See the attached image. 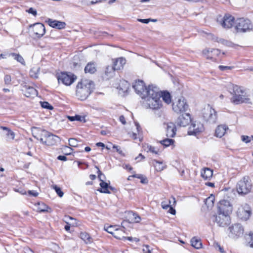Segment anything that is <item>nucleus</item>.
I'll list each match as a JSON object with an SVG mask.
<instances>
[{
	"instance_id": "c03bdc74",
	"label": "nucleus",
	"mask_w": 253,
	"mask_h": 253,
	"mask_svg": "<svg viewBox=\"0 0 253 253\" xmlns=\"http://www.w3.org/2000/svg\"><path fill=\"white\" fill-rule=\"evenodd\" d=\"M147 148L148 150L152 153L158 154L159 153V149L151 145H148Z\"/></svg>"
},
{
	"instance_id": "37998d69",
	"label": "nucleus",
	"mask_w": 253,
	"mask_h": 253,
	"mask_svg": "<svg viewBox=\"0 0 253 253\" xmlns=\"http://www.w3.org/2000/svg\"><path fill=\"white\" fill-rule=\"evenodd\" d=\"M68 118L69 120L70 121H82V117L79 115H76L75 116H68Z\"/></svg>"
},
{
	"instance_id": "c756f323",
	"label": "nucleus",
	"mask_w": 253,
	"mask_h": 253,
	"mask_svg": "<svg viewBox=\"0 0 253 253\" xmlns=\"http://www.w3.org/2000/svg\"><path fill=\"white\" fill-rule=\"evenodd\" d=\"M104 230L108 233L112 234L114 237H116V232L115 231L118 228L117 225L104 226Z\"/></svg>"
},
{
	"instance_id": "7ed1b4c3",
	"label": "nucleus",
	"mask_w": 253,
	"mask_h": 253,
	"mask_svg": "<svg viewBox=\"0 0 253 253\" xmlns=\"http://www.w3.org/2000/svg\"><path fill=\"white\" fill-rule=\"evenodd\" d=\"M94 89V83L90 80H82L77 85L76 95L81 100H85Z\"/></svg>"
},
{
	"instance_id": "4d7b16f0",
	"label": "nucleus",
	"mask_w": 253,
	"mask_h": 253,
	"mask_svg": "<svg viewBox=\"0 0 253 253\" xmlns=\"http://www.w3.org/2000/svg\"><path fill=\"white\" fill-rule=\"evenodd\" d=\"M143 252L144 253H152V251L148 245L144 246L143 248Z\"/></svg>"
},
{
	"instance_id": "052dcab7",
	"label": "nucleus",
	"mask_w": 253,
	"mask_h": 253,
	"mask_svg": "<svg viewBox=\"0 0 253 253\" xmlns=\"http://www.w3.org/2000/svg\"><path fill=\"white\" fill-rule=\"evenodd\" d=\"M113 149H115L116 151L120 154H123V151L121 150V148L116 146V145H114L113 146Z\"/></svg>"
},
{
	"instance_id": "9d476101",
	"label": "nucleus",
	"mask_w": 253,
	"mask_h": 253,
	"mask_svg": "<svg viewBox=\"0 0 253 253\" xmlns=\"http://www.w3.org/2000/svg\"><path fill=\"white\" fill-rule=\"evenodd\" d=\"M251 214V209L247 204L240 206L237 211V216L241 220L244 221L248 220Z\"/></svg>"
},
{
	"instance_id": "a878e982",
	"label": "nucleus",
	"mask_w": 253,
	"mask_h": 253,
	"mask_svg": "<svg viewBox=\"0 0 253 253\" xmlns=\"http://www.w3.org/2000/svg\"><path fill=\"white\" fill-rule=\"evenodd\" d=\"M212 174V170L210 168H207L203 169L201 172V176L205 180L209 179L211 177Z\"/></svg>"
},
{
	"instance_id": "3c124183",
	"label": "nucleus",
	"mask_w": 253,
	"mask_h": 253,
	"mask_svg": "<svg viewBox=\"0 0 253 253\" xmlns=\"http://www.w3.org/2000/svg\"><path fill=\"white\" fill-rule=\"evenodd\" d=\"M214 247L216 249H218L219 251L221 253H224L225 252L224 251L223 248L220 246V245L218 243H214L213 244Z\"/></svg>"
},
{
	"instance_id": "f3484780",
	"label": "nucleus",
	"mask_w": 253,
	"mask_h": 253,
	"mask_svg": "<svg viewBox=\"0 0 253 253\" xmlns=\"http://www.w3.org/2000/svg\"><path fill=\"white\" fill-rule=\"evenodd\" d=\"M235 19L233 16L229 14H225L222 18L220 24L225 28H230L235 25Z\"/></svg>"
},
{
	"instance_id": "e2e57ef3",
	"label": "nucleus",
	"mask_w": 253,
	"mask_h": 253,
	"mask_svg": "<svg viewBox=\"0 0 253 253\" xmlns=\"http://www.w3.org/2000/svg\"><path fill=\"white\" fill-rule=\"evenodd\" d=\"M119 120L123 125L126 124V119L123 115H121V116H120Z\"/></svg>"
},
{
	"instance_id": "4468645a",
	"label": "nucleus",
	"mask_w": 253,
	"mask_h": 253,
	"mask_svg": "<svg viewBox=\"0 0 253 253\" xmlns=\"http://www.w3.org/2000/svg\"><path fill=\"white\" fill-rule=\"evenodd\" d=\"M204 130L203 125L199 122L195 121L192 123L189 128V135H197Z\"/></svg>"
},
{
	"instance_id": "49530a36",
	"label": "nucleus",
	"mask_w": 253,
	"mask_h": 253,
	"mask_svg": "<svg viewBox=\"0 0 253 253\" xmlns=\"http://www.w3.org/2000/svg\"><path fill=\"white\" fill-rule=\"evenodd\" d=\"M42 106L43 108L52 110L53 107L47 102L44 101L42 102Z\"/></svg>"
},
{
	"instance_id": "69168bd1",
	"label": "nucleus",
	"mask_w": 253,
	"mask_h": 253,
	"mask_svg": "<svg viewBox=\"0 0 253 253\" xmlns=\"http://www.w3.org/2000/svg\"><path fill=\"white\" fill-rule=\"evenodd\" d=\"M142 177V174H133L132 175L129 176L128 177V180H130L131 177H136L138 178H141Z\"/></svg>"
},
{
	"instance_id": "dca6fc26",
	"label": "nucleus",
	"mask_w": 253,
	"mask_h": 253,
	"mask_svg": "<svg viewBox=\"0 0 253 253\" xmlns=\"http://www.w3.org/2000/svg\"><path fill=\"white\" fill-rule=\"evenodd\" d=\"M44 144L47 146H53L60 141V138L56 135H54L48 131H45L44 134Z\"/></svg>"
},
{
	"instance_id": "5fc2aeb1",
	"label": "nucleus",
	"mask_w": 253,
	"mask_h": 253,
	"mask_svg": "<svg viewBox=\"0 0 253 253\" xmlns=\"http://www.w3.org/2000/svg\"><path fill=\"white\" fill-rule=\"evenodd\" d=\"M27 192L29 195L34 197H37L39 195L38 192L35 190H28Z\"/></svg>"
},
{
	"instance_id": "58836bf2",
	"label": "nucleus",
	"mask_w": 253,
	"mask_h": 253,
	"mask_svg": "<svg viewBox=\"0 0 253 253\" xmlns=\"http://www.w3.org/2000/svg\"><path fill=\"white\" fill-rule=\"evenodd\" d=\"M69 141V145L71 147H77L78 145V142H80L81 141L78 140L76 138H69L68 140Z\"/></svg>"
},
{
	"instance_id": "79ce46f5",
	"label": "nucleus",
	"mask_w": 253,
	"mask_h": 253,
	"mask_svg": "<svg viewBox=\"0 0 253 253\" xmlns=\"http://www.w3.org/2000/svg\"><path fill=\"white\" fill-rule=\"evenodd\" d=\"M95 168L97 169L98 177L100 181L101 182L104 181L106 178L105 175L101 172L97 166H95Z\"/></svg>"
},
{
	"instance_id": "f704fd0d",
	"label": "nucleus",
	"mask_w": 253,
	"mask_h": 253,
	"mask_svg": "<svg viewBox=\"0 0 253 253\" xmlns=\"http://www.w3.org/2000/svg\"><path fill=\"white\" fill-rule=\"evenodd\" d=\"M129 213L130 215H132L133 217V219H132V222L135 223L140 222V221L141 220V218L137 213L133 211H130Z\"/></svg>"
},
{
	"instance_id": "8fccbe9b",
	"label": "nucleus",
	"mask_w": 253,
	"mask_h": 253,
	"mask_svg": "<svg viewBox=\"0 0 253 253\" xmlns=\"http://www.w3.org/2000/svg\"><path fill=\"white\" fill-rule=\"evenodd\" d=\"M4 83L6 84H11V78L9 75H6L4 78Z\"/></svg>"
},
{
	"instance_id": "20e7f679",
	"label": "nucleus",
	"mask_w": 253,
	"mask_h": 253,
	"mask_svg": "<svg viewBox=\"0 0 253 253\" xmlns=\"http://www.w3.org/2000/svg\"><path fill=\"white\" fill-rule=\"evenodd\" d=\"M252 186L250 177L244 176L237 183L236 189L239 194L245 195L251 192Z\"/></svg>"
},
{
	"instance_id": "bb28decb",
	"label": "nucleus",
	"mask_w": 253,
	"mask_h": 253,
	"mask_svg": "<svg viewBox=\"0 0 253 253\" xmlns=\"http://www.w3.org/2000/svg\"><path fill=\"white\" fill-rule=\"evenodd\" d=\"M153 165L156 170L158 171L163 170L166 167V166L163 164V162L158 161L155 160L153 161Z\"/></svg>"
},
{
	"instance_id": "e433bc0d",
	"label": "nucleus",
	"mask_w": 253,
	"mask_h": 253,
	"mask_svg": "<svg viewBox=\"0 0 253 253\" xmlns=\"http://www.w3.org/2000/svg\"><path fill=\"white\" fill-rule=\"evenodd\" d=\"M114 71L115 70H114L113 66H108L106 68L105 75H106L107 77H108V78H110L114 76Z\"/></svg>"
},
{
	"instance_id": "de8ad7c7",
	"label": "nucleus",
	"mask_w": 253,
	"mask_h": 253,
	"mask_svg": "<svg viewBox=\"0 0 253 253\" xmlns=\"http://www.w3.org/2000/svg\"><path fill=\"white\" fill-rule=\"evenodd\" d=\"M214 199V197L213 196L209 197L206 199L205 203L206 204H209L210 206H211L213 204V200Z\"/></svg>"
},
{
	"instance_id": "ea45409f",
	"label": "nucleus",
	"mask_w": 253,
	"mask_h": 253,
	"mask_svg": "<svg viewBox=\"0 0 253 253\" xmlns=\"http://www.w3.org/2000/svg\"><path fill=\"white\" fill-rule=\"evenodd\" d=\"M39 207L38 208L39 211L42 212H46L48 211V209H49L48 207L45 205L44 203H42L41 204H39Z\"/></svg>"
},
{
	"instance_id": "393cba45",
	"label": "nucleus",
	"mask_w": 253,
	"mask_h": 253,
	"mask_svg": "<svg viewBox=\"0 0 253 253\" xmlns=\"http://www.w3.org/2000/svg\"><path fill=\"white\" fill-rule=\"evenodd\" d=\"M99 185L101 188L98 189V191L100 193L110 194L109 189L113 190L114 189L112 187L109 186L108 184L105 181L101 182Z\"/></svg>"
},
{
	"instance_id": "7c9ffc66",
	"label": "nucleus",
	"mask_w": 253,
	"mask_h": 253,
	"mask_svg": "<svg viewBox=\"0 0 253 253\" xmlns=\"http://www.w3.org/2000/svg\"><path fill=\"white\" fill-rule=\"evenodd\" d=\"M80 237L86 244L91 243L92 242V239L86 232H81Z\"/></svg>"
},
{
	"instance_id": "72a5a7b5",
	"label": "nucleus",
	"mask_w": 253,
	"mask_h": 253,
	"mask_svg": "<svg viewBox=\"0 0 253 253\" xmlns=\"http://www.w3.org/2000/svg\"><path fill=\"white\" fill-rule=\"evenodd\" d=\"M0 128L2 129L3 130L6 131V136L10 138L12 140H13L14 139L15 137V134L14 132H13L10 128L8 127L1 126H0Z\"/></svg>"
},
{
	"instance_id": "423d86ee",
	"label": "nucleus",
	"mask_w": 253,
	"mask_h": 253,
	"mask_svg": "<svg viewBox=\"0 0 253 253\" xmlns=\"http://www.w3.org/2000/svg\"><path fill=\"white\" fill-rule=\"evenodd\" d=\"M202 116L204 120L210 123H214L217 119L216 112L210 105H208L202 110Z\"/></svg>"
},
{
	"instance_id": "c85d7f7f",
	"label": "nucleus",
	"mask_w": 253,
	"mask_h": 253,
	"mask_svg": "<svg viewBox=\"0 0 253 253\" xmlns=\"http://www.w3.org/2000/svg\"><path fill=\"white\" fill-rule=\"evenodd\" d=\"M161 98L162 97L163 100L167 104L171 102V96L170 93L167 91H161L160 90Z\"/></svg>"
},
{
	"instance_id": "f257e3e1",
	"label": "nucleus",
	"mask_w": 253,
	"mask_h": 253,
	"mask_svg": "<svg viewBox=\"0 0 253 253\" xmlns=\"http://www.w3.org/2000/svg\"><path fill=\"white\" fill-rule=\"evenodd\" d=\"M147 94L144 95L142 104L146 108L157 110L162 106L160 90L158 87L153 85L148 86Z\"/></svg>"
},
{
	"instance_id": "6e6d98bb",
	"label": "nucleus",
	"mask_w": 253,
	"mask_h": 253,
	"mask_svg": "<svg viewBox=\"0 0 253 253\" xmlns=\"http://www.w3.org/2000/svg\"><path fill=\"white\" fill-rule=\"evenodd\" d=\"M218 68L220 69V70L223 71L226 70H231L233 68V67L231 66H223V65H219L218 66Z\"/></svg>"
},
{
	"instance_id": "a211bd4d",
	"label": "nucleus",
	"mask_w": 253,
	"mask_h": 253,
	"mask_svg": "<svg viewBox=\"0 0 253 253\" xmlns=\"http://www.w3.org/2000/svg\"><path fill=\"white\" fill-rule=\"evenodd\" d=\"M33 32L36 37L40 38L42 37L45 33L44 25L41 23H37L33 25Z\"/></svg>"
},
{
	"instance_id": "4c0bfd02",
	"label": "nucleus",
	"mask_w": 253,
	"mask_h": 253,
	"mask_svg": "<svg viewBox=\"0 0 253 253\" xmlns=\"http://www.w3.org/2000/svg\"><path fill=\"white\" fill-rule=\"evenodd\" d=\"M124 228L123 229L117 228L115 232H116V237H114L115 238L119 240H123V236L122 235L124 233Z\"/></svg>"
},
{
	"instance_id": "4be33fe9",
	"label": "nucleus",
	"mask_w": 253,
	"mask_h": 253,
	"mask_svg": "<svg viewBox=\"0 0 253 253\" xmlns=\"http://www.w3.org/2000/svg\"><path fill=\"white\" fill-rule=\"evenodd\" d=\"M203 53L207 55V58L209 59L213 58L214 56H218L220 53V51L218 49H205L203 50Z\"/></svg>"
},
{
	"instance_id": "680f3d73",
	"label": "nucleus",
	"mask_w": 253,
	"mask_h": 253,
	"mask_svg": "<svg viewBox=\"0 0 253 253\" xmlns=\"http://www.w3.org/2000/svg\"><path fill=\"white\" fill-rule=\"evenodd\" d=\"M28 12L32 14L34 16L37 15V11L32 7L29 9Z\"/></svg>"
},
{
	"instance_id": "13d9d810",
	"label": "nucleus",
	"mask_w": 253,
	"mask_h": 253,
	"mask_svg": "<svg viewBox=\"0 0 253 253\" xmlns=\"http://www.w3.org/2000/svg\"><path fill=\"white\" fill-rule=\"evenodd\" d=\"M242 140L243 142H245L246 143H249L251 142V138L249 136L247 135H242Z\"/></svg>"
},
{
	"instance_id": "6e6552de",
	"label": "nucleus",
	"mask_w": 253,
	"mask_h": 253,
	"mask_svg": "<svg viewBox=\"0 0 253 253\" xmlns=\"http://www.w3.org/2000/svg\"><path fill=\"white\" fill-rule=\"evenodd\" d=\"M189 109V105L187 103L186 99L181 97L178 100L173 103L172 109L177 114L185 113Z\"/></svg>"
},
{
	"instance_id": "aec40b11",
	"label": "nucleus",
	"mask_w": 253,
	"mask_h": 253,
	"mask_svg": "<svg viewBox=\"0 0 253 253\" xmlns=\"http://www.w3.org/2000/svg\"><path fill=\"white\" fill-rule=\"evenodd\" d=\"M45 22L49 26L59 30L64 29L66 25V23L64 22L53 20L50 18H48Z\"/></svg>"
},
{
	"instance_id": "2f4dec72",
	"label": "nucleus",
	"mask_w": 253,
	"mask_h": 253,
	"mask_svg": "<svg viewBox=\"0 0 253 253\" xmlns=\"http://www.w3.org/2000/svg\"><path fill=\"white\" fill-rule=\"evenodd\" d=\"M191 244L192 247L197 249H199L202 247V244L201 240L197 239L195 237H194L191 239Z\"/></svg>"
},
{
	"instance_id": "39448f33",
	"label": "nucleus",
	"mask_w": 253,
	"mask_h": 253,
	"mask_svg": "<svg viewBox=\"0 0 253 253\" xmlns=\"http://www.w3.org/2000/svg\"><path fill=\"white\" fill-rule=\"evenodd\" d=\"M253 26L251 21L244 18H238L235 22V28L238 33H245L251 31Z\"/></svg>"
},
{
	"instance_id": "473e14b6",
	"label": "nucleus",
	"mask_w": 253,
	"mask_h": 253,
	"mask_svg": "<svg viewBox=\"0 0 253 253\" xmlns=\"http://www.w3.org/2000/svg\"><path fill=\"white\" fill-rule=\"evenodd\" d=\"M9 56H12L16 60L17 62L21 63L23 65L25 64V61L21 55L19 54L15 53H10L8 54Z\"/></svg>"
},
{
	"instance_id": "412c9836",
	"label": "nucleus",
	"mask_w": 253,
	"mask_h": 253,
	"mask_svg": "<svg viewBox=\"0 0 253 253\" xmlns=\"http://www.w3.org/2000/svg\"><path fill=\"white\" fill-rule=\"evenodd\" d=\"M25 95L27 97H34L38 94L37 90L33 87L25 85L22 89Z\"/></svg>"
},
{
	"instance_id": "b1692460",
	"label": "nucleus",
	"mask_w": 253,
	"mask_h": 253,
	"mask_svg": "<svg viewBox=\"0 0 253 253\" xmlns=\"http://www.w3.org/2000/svg\"><path fill=\"white\" fill-rule=\"evenodd\" d=\"M228 129V127L225 125L218 126L215 129V136L217 137L221 138L225 134Z\"/></svg>"
},
{
	"instance_id": "09e8293b",
	"label": "nucleus",
	"mask_w": 253,
	"mask_h": 253,
	"mask_svg": "<svg viewBox=\"0 0 253 253\" xmlns=\"http://www.w3.org/2000/svg\"><path fill=\"white\" fill-rule=\"evenodd\" d=\"M123 240L125 241L126 240H127L131 242H138L139 241V239L137 238H132V237H125L123 236Z\"/></svg>"
},
{
	"instance_id": "6ab92c4d",
	"label": "nucleus",
	"mask_w": 253,
	"mask_h": 253,
	"mask_svg": "<svg viewBox=\"0 0 253 253\" xmlns=\"http://www.w3.org/2000/svg\"><path fill=\"white\" fill-rule=\"evenodd\" d=\"M164 125L166 126V136L168 137H173L175 135L177 131L175 124L172 122H169L164 123Z\"/></svg>"
},
{
	"instance_id": "a18cd8bd",
	"label": "nucleus",
	"mask_w": 253,
	"mask_h": 253,
	"mask_svg": "<svg viewBox=\"0 0 253 253\" xmlns=\"http://www.w3.org/2000/svg\"><path fill=\"white\" fill-rule=\"evenodd\" d=\"M54 190H55L57 194L60 197H62L63 196V192L61 191V188L58 187L57 185L53 186Z\"/></svg>"
},
{
	"instance_id": "bf43d9fd",
	"label": "nucleus",
	"mask_w": 253,
	"mask_h": 253,
	"mask_svg": "<svg viewBox=\"0 0 253 253\" xmlns=\"http://www.w3.org/2000/svg\"><path fill=\"white\" fill-rule=\"evenodd\" d=\"M171 205H169V204H167L166 202H162V207L164 209L167 210L168 209Z\"/></svg>"
},
{
	"instance_id": "9b49d317",
	"label": "nucleus",
	"mask_w": 253,
	"mask_h": 253,
	"mask_svg": "<svg viewBox=\"0 0 253 253\" xmlns=\"http://www.w3.org/2000/svg\"><path fill=\"white\" fill-rule=\"evenodd\" d=\"M233 210L232 206L229 201L225 200H221L217 204V212L230 215Z\"/></svg>"
},
{
	"instance_id": "c9c22d12",
	"label": "nucleus",
	"mask_w": 253,
	"mask_h": 253,
	"mask_svg": "<svg viewBox=\"0 0 253 253\" xmlns=\"http://www.w3.org/2000/svg\"><path fill=\"white\" fill-rule=\"evenodd\" d=\"M174 142V140L172 139L166 138L163 140H161L160 143L165 147H168L171 144H172Z\"/></svg>"
},
{
	"instance_id": "864d4df0",
	"label": "nucleus",
	"mask_w": 253,
	"mask_h": 253,
	"mask_svg": "<svg viewBox=\"0 0 253 253\" xmlns=\"http://www.w3.org/2000/svg\"><path fill=\"white\" fill-rule=\"evenodd\" d=\"M250 241L248 242L249 246L251 248H253V233H250L249 235Z\"/></svg>"
},
{
	"instance_id": "774afa93",
	"label": "nucleus",
	"mask_w": 253,
	"mask_h": 253,
	"mask_svg": "<svg viewBox=\"0 0 253 253\" xmlns=\"http://www.w3.org/2000/svg\"><path fill=\"white\" fill-rule=\"evenodd\" d=\"M64 229L66 231H69L70 229V225L68 223H67V224L64 227Z\"/></svg>"
},
{
	"instance_id": "2eb2a0df",
	"label": "nucleus",
	"mask_w": 253,
	"mask_h": 253,
	"mask_svg": "<svg viewBox=\"0 0 253 253\" xmlns=\"http://www.w3.org/2000/svg\"><path fill=\"white\" fill-rule=\"evenodd\" d=\"M177 118L176 123L180 126L185 127L188 126L191 121V116L189 113H183Z\"/></svg>"
},
{
	"instance_id": "1a4fd4ad",
	"label": "nucleus",
	"mask_w": 253,
	"mask_h": 253,
	"mask_svg": "<svg viewBox=\"0 0 253 253\" xmlns=\"http://www.w3.org/2000/svg\"><path fill=\"white\" fill-rule=\"evenodd\" d=\"M58 82L62 83L66 85L72 84L76 79V76L70 73L62 72L58 74L57 77Z\"/></svg>"
},
{
	"instance_id": "ddd939ff",
	"label": "nucleus",
	"mask_w": 253,
	"mask_h": 253,
	"mask_svg": "<svg viewBox=\"0 0 253 253\" xmlns=\"http://www.w3.org/2000/svg\"><path fill=\"white\" fill-rule=\"evenodd\" d=\"M229 236L232 238L238 237L243 235L244 229L240 224L237 223L229 227Z\"/></svg>"
},
{
	"instance_id": "5701e85b",
	"label": "nucleus",
	"mask_w": 253,
	"mask_h": 253,
	"mask_svg": "<svg viewBox=\"0 0 253 253\" xmlns=\"http://www.w3.org/2000/svg\"><path fill=\"white\" fill-rule=\"evenodd\" d=\"M126 63V60L123 57L116 59L113 62V68L114 70H120L123 68Z\"/></svg>"
},
{
	"instance_id": "a19ab883",
	"label": "nucleus",
	"mask_w": 253,
	"mask_h": 253,
	"mask_svg": "<svg viewBox=\"0 0 253 253\" xmlns=\"http://www.w3.org/2000/svg\"><path fill=\"white\" fill-rule=\"evenodd\" d=\"M171 199H172V202H173V204L171 205L169 207V212L173 214V215H174L176 213V211L175 210V209L172 207L173 206H174L175 204H176V200H175V198L172 197H171Z\"/></svg>"
},
{
	"instance_id": "cd10ccee",
	"label": "nucleus",
	"mask_w": 253,
	"mask_h": 253,
	"mask_svg": "<svg viewBox=\"0 0 253 253\" xmlns=\"http://www.w3.org/2000/svg\"><path fill=\"white\" fill-rule=\"evenodd\" d=\"M96 71L95 64L93 63H88L84 68L85 73L93 74Z\"/></svg>"
},
{
	"instance_id": "338daca9",
	"label": "nucleus",
	"mask_w": 253,
	"mask_h": 253,
	"mask_svg": "<svg viewBox=\"0 0 253 253\" xmlns=\"http://www.w3.org/2000/svg\"><path fill=\"white\" fill-rule=\"evenodd\" d=\"M140 179H141V182L142 183H147V179L146 178H144L143 177L142 175V177Z\"/></svg>"
},
{
	"instance_id": "0eeeda50",
	"label": "nucleus",
	"mask_w": 253,
	"mask_h": 253,
	"mask_svg": "<svg viewBox=\"0 0 253 253\" xmlns=\"http://www.w3.org/2000/svg\"><path fill=\"white\" fill-rule=\"evenodd\" d=\"M212 220L220 227L227 226L231 222V218L229 214L219 212H217L216 215H213Z\"/></svg>"
},
{
	"instance_id": "f03ea898",
	"label": "nucleus",
	"mask_w": 253,
	"mask_h": 253,
	"mask_svg": "<svg viewBox=\"0 0 253 253\" xmlns=\"http://www.w3.org/2000/svg\"><path fill=\"white\" fill-rule=\"evenodd\" d=\"M227 88L233 96L231 99V102L235 104L243 103H249L250 99L246 95L245 90L240 86L231 83L228 84Z\"/></svg>"
},
{
	"instance_id": "f8f14e48",
	"label": "nucleus",
	"mask_w": 253,
	"mask_h": 253,
	"mask_svg": "<svg viewBox=\"0 0 253 253\" xmlns=\"http://www.w3.org/2000/svg\"><path fill=\"white\" fill-rule=\"evenodd\" d=\"M132 86L136 93L138 94L141 98L144 97V95L147 94L146 91L148 90V86L147 87L145 85L144 82L142 80H139L136 81Z\"/></svg>"
},
{
	"instance_id": "0e129e2a",
	"label": "nucleus",
	"mask_w": 253,
	"mask_h": 253,
	"mask_svg": "<svg viewBox=\"0 0 253 253\" xmlns=\"http://www.w3.org/2000/svg\"><path fill=\"white\" fill-rule=\"evenodd\" d=\"M57 159L58 160L65 161L67 160V158L65 156L59 155L57 157Z\"/></svg>"
},
{
	"instance_id": "603ef678",
	"label": "nucleus",
	"mask_w": 253,
	"mask_h": 253,
	"mask_svg": "<svg viewBox=\"0 0 253 253\" xmlns=\"http://www.w3.org/2000/svg\"><path fill=\"white\" fill-rule=\"evenodd\" d=\"M137 20L141 23L148 24L150 21H156V20L152 19L151 18L148 19H138Z\"/></svg>"
}]
</instances>
